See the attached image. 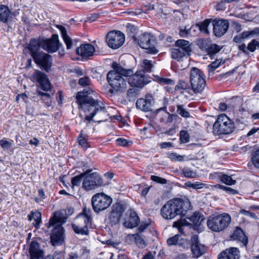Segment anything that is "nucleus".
Listing matches in <instances>:
<instances>
[{"label":"nucleus","instance_id":"nucleus-50","mask_svg":"<svg viewBox=\"0 0 259 259\" xmlns=\"http://www.w3.org/2000/svg\"><path fill=\"white\" fill-rule=\"evenodd\" d=\"M222 61L217 59L213 62H212L208 66V71L209 72H212L217 68H218L221 64Z\"/></svg>","mask_w":259,"mask_h":259},{"label":"nucleus","instance_id":"nucleus-59","mask_svg":"<svg viewBox=\"0 0 259 259\" xmlns=\"http://www.w3.org/2000/svg\"><path fill=\"white\" fill-rule=\"evenodd\" d=\"M161 83H163L165 84H174V81L169 78H161L159 80Z\"/></svg>","mask_w":259,"mask_h":259},{"label":"nucleus","instance_id":"nucleus-51","mask_svg":"<svg viewBox=\"0 0 259 259\" xmlns=\"http://www.w3.org/2000/svg\"><path fill=\"white\" fill-rule=\"evenodd\" d=\"M189 84L184 81H180L179 83L176 86V90H186L189 89Z\"/></svg>","mask_w":259,"mask_h":259},{"label":"nucleus","instance_id":"nucleus-19","mask_svg":"<svg viewBox=\"0 0 259 259\" xmlns=\"http://www.w3.org/2000/svg\"><path fill=\"white\" fill-rule=\"evenodd\" d=\"M153 104L154 100L153 97L151 95H147L145 98L138 99L137 100L136 106L140 110L144 112H148L151 110V107Z\"/></svg>","mask_w":259,"mask_h":259},{"label":"nucleus","instance_id":"nucleus-58","mask_svg":"<svg viewBox=\"0 0 259 259\" xmlns=\"http://www.w3.org/2000/svg\"><path fill=\"white\" fill-rule=\"evenodd\" d=\"M67 259H81V256L77 252H72L69 254Z\"/></svg>","mask_w":259,"mask_h":259},{"label":"nucleus","instance_id":"nucleus-53","mask_svg":"<svg viewBox=\"0 0 259 259\" xmlns=\"http://www.w3.org/2000/svg\"><path fill=\"white\" fill-rule=\"evenodd\" d=\"M180 140L182 143H186L189 141V135L185 131L180 132Z\"/></svg>","mask_w":259,"mask_h":259},{"label":"nucleus","instance_id":"nucleus-21","mask_svg":"<svg viewBox=\"0 0 259 259\" xmlns=\"http://www.w3.org/2000/svg\"><path fill=\"white\" fill-rule=\"evenodd\" d=\"M191 251L193 256L196 258L201 256L205 252V247L199 242L197 235H193L191 239Z\"/></svg>","mask_w":259,"mask_h":259},{"label":"nucleus","instance_id":"nucleus-64","mask_svg":"<svg viewBox=\"0 0 259 259\" xmlns=\"http://www.w3.org/2000/svg\"><path fill=\"white\" fill-rule=\"evenodd\" d=\"M148 225L149 224L148 223H142L138 228L139 232H142L144 231V230L148 226Z\"/></svg>","mask_w":259,"mask_h":259},{"label":"nucleus","instance_id":"nucleus-2","mask_svg":"<svg viewBox=\"0 0 259 259\" xmlns=\"http://www.w3.org/2000/svg\"><path fill=\"white\" fill-rule=\"evenodd\" d=\"M113 70L109 71L107 75V79L110 85L116 91L125 88L126 82L122 76H130L133 74V70L125 69L116 62L112 64Z\"/></svg>","mask_w":259,"mask_h":259},{"label":"nucleus","instance_id":"nucleus-61","mask_svg":"<svg viewBox=\"0 0 259 259\" xmlns=\"http://www.w3.org/2000/svg\"><path fill=\"white\" fill-rule=\"evenodd\" d=\"M172 146V143L170 142H162L160 144V147L162 149H165Z\"/></svg>","mask_w":259,"mask_h":259},{"label":"nucleus","instance_id":"nucleus-26","mask_svg":"<svg viewBox=\"0 0 259 259\" xmlns=\"http://www.w3.org/2000/svg\"><path fill=\"white\" fill-rule=\"evenodd\" d=\"M239 251L237 248L233 247L222 252L218 259H239Z\"/></svg>","mask_w":259,"mask_h":259},{"label":"nucleus","instance_id":"nucleus-41","mask_svg":"<svg viewBox=\"0 0 259 259\" xmlns=\"http://www.w3.org/2000/svg\"><path fill=\"white\" fill-rule=\"evenodd\" d=\"M38 95L41 96V100L44 101L46 105L48 107L50 106L52 103L51 98L48 93H43L39 90L37 91Z\"/></svg>","mask_w":259,"mask_h":259},{"label":"nucleus","instance_id":"nucleus-44","mask_svg":"<svg viewBox=\"0 0 259 259\" xmlns=\"http://www.w3.org/2000/svg\"><path fill=\"white\" fill-rule=\"evenodd\" d=\"M142 67L146 71H151L152 68L153 67V64L152 63L151 61L144 59L143 60L141 63Z\"/></svg>","mask_w":259,"mask_h":259},{"label":"nucleus","instance_id":"nucleus-18","mask_svg":"<svg viewBox=\"0 0 259 259\" xmlns=\"http://www.w3.org/2000/svg\"><path fill=\"white\" fill-rule=\"evenodd\" d=\"M34 61L45 71L49 72L50 70L52 64V59L50 55L43 52L35 57Z\"/></svg>","mask_w":259,"mask_h":259},{"label":"nucleus","instance_id":"nucleus-29","mask_svg":"<svg viewBox=\"0 0 259 259\" xmlns=\"http://www.w3.org/2000/svg\"><path fill=\"white\" fill-rule=\"evenodd\" d=\"M175 47L187 55H190L191 48L189 41L185 39H178L175 42Z\"/></svg>","mask_w":259,"mask_h":259},{"label":"nucleus","instance_id":"nucleus-55","mask_svg":"<svg viewBox=\"0 0 259 259\" xmlns=\"http://www.w3.org/2000/svg\"><path fill=\"white\" fill-rule=\"evenodd\" d=\"M91 80L89 77H83L79 79V84L83 87L89 85L90 83Z\"/></svg>","mask_w":259,"mask_h":259},{"label":"nucleus","instance_id":"nucleus-56","mask_svg":"<svg viewBox=\"0 0 259 259\" xmlns=\"http://www.w3.org/2000/svg\"><path fill=\"white\" fill-rule=\"evenodd\" d=\"M195 27H191L190 30L186 28H181L180 30V35L181 37H186L187 34H189V31H191Z\"/></svg>","mask_w":259,"mask_h":259},{"label":"nucleus","instance_id":"nucleus-6","mask_svg":"<svg viewBox=\"0 0 259 259\" xmlns=\"http://www.w3.org/2000/svg\"><path fill=\"white\" fill-rule=\"evenodd\" d=\"M234 130L233 122L225 114L220 115L213 125V132L217 135L230 134Z\"/></svg>","mask_w":259,"mask_h":259},{"label":"nucleus","instance_id":"nucleus-17","mask_svg":"<svg viewBox=\"0 0 259 259\" xmlns=\"http://www.w3.org/2000/svg\"><path fill=\"white\" fill-rule=\"evenodd\" d=\"M213 33L216 36L223 35L227 31L229 24L227 20L215 19L212 21Z\"/></svg>","mask_w":259,"mask_h":259},{"label":"nucleus","instance_id":"nucleus-33","mask_svg":"<svg viewBox=\"0 0 259 259\" xmlns=\"http://www.w3.org/2000/svg\"><path fill=\"white\" fill-rule=\"evenodd\" d=\"M127 240H134L137 246L140 248H144L146 246L143 238L138 234H130L127 237Z\"/></svg>","mask_w":259,"mask_h":259},{"label":"nucleus","instance_id":"nucleus-10","mask_svg":"<svg viewBox=\"0 0 259 259\" xmlns=\"http://www.w3.org/2000/svg\"><path fill=\"white\" fill-rule=\"evenodd\" d=\"M102 184L101 177L97 172L88 173L84 177L82 188L87 191L94 190Z\"/></svg>","mask_w":259,"mask_h":259},{"label":"nucleus","instance_id":"nucleus-20","mask_svg":"<svg viewBox=\"0 0 259 259\" xmlns=\"http://www.w3.org/2000/svg\"><path fill=\"white\" fill-rule=\"evenodd\" d=\"M40 48H42V40L31 39L28 46L25 48V51H29L33 60L37 57L42 52L40 51Z\"/></svg>","mask_w":259,"mask_h":259},{"label":"nucleus","instance_id":"nucleus-1","mask_svg":"<svg viewBox=\"0 0 259 259\" xmlns=\"http://www.w3.org/2000/svg\"><path fill=\"white\" fill-rule=\"evenodd\" d=\"M93 93L91 89L78 92L76 96V102L81 110L85 113V119L88 121L97 122L106 120L108 114L103 103L95 100L90 95Z\"/></svg>","mask_w":259,"mask_h":259},{"label":"nucleus","instance_id":"nucleus-49","mask_svg":"<svg viewBox=\"0 0 259 259\" xmlns=\"http://www.w3.org/2000/svg\"><path fill=\"white\" fill-rule=\"evenodd\" d=\"M259 46V42L255 39H253L247 46V50L251 52H253L256 49V47Z\"/></svg>","mask_w":259,"mask_h":259},{"label":"nucleus","instance_id":"nucleus-57","mask_svg":"<svg viewBox=\"0 0 259 259\" xmlns=\"http://www.w3.org/2000/svg\"><path fill=\"white\" fill-rule=\"evenodd\" d=\"M12 143L5 140H1V147L4 149H8L11 147Z\"/></svg>","mask_w":259,"mask_h":259},{"label":"nucleus","instance_id":"nucleus-27","mask_svg":"<svg viewBox=\"0 0 259 259\" xmlns=\"http://www.w3.org/2000/svg\"><path fill=\"white\" fill-rule=\"evenodd\" d=\"M140 223V219L136 211L131 210L128 219L125 220L123 225L128 228H133L137 227Z\"/></svg>","mask_w":259,"mask_h":259},{"label":"nucleus","instance_id":"nucleus-11","mask_svg":"<svg viewBox=\"0 0 259 259\" xmlns=\"http://www.w3.org/2000/svg\"><path fill=\"white\" fill-rule=\"evenodd\" d=\"M202 220L203 218H201L199 213L195 212L190 217L185 219L181 218L180 220L175 222L173 227L177 228L179 232L183 233L184 227L191 225L192 224L196 225H199Z\"/></svg>","mask_w":259,"mask_h":259},{"label":"nucleus","instance_id":"nucleus-45","mask_svg":"<svg viewBox=\"0 0 259 259\" xmlns=\"http://www.w3.org/2000/svg\"><path fill=\"white\" fill-rule=\"evenodd\" d=\"M180 239H181V236L180 235H176L169 238L167 242L169 245L180 244L181 243L179 242Z\"/></svg>","mask_w":259,"mask_h":259},{"label":"nucleus","instance_id":"nucleus-16","mask_svg":"<svg viewBox=\"0 0 259 259\" xmlns=\"http://www.w3.org/2000/svg\"><path fill=\"white\" fill-rule=\"evenodd\" d=\"M59 47V40L58 34H53L50 39L42 40V48L49 53L56 52Z\"/></svg>","mask_w":259,"mask_h":259},{"label":"nucleus","instance_id":"nucleus-42","mask_svg":"<svg viewBox=\"0 0 259 259\" xmlns=\"http://www.w3.org/2000/svg\"><path fill=\"white\" fill-rule=\"evenodd\" d=\"M167 156L171 161H183L184 160V156L178 154L176 153L169 152L167 154Z\"/></svg>","mask_w":259,"mask_h":259},{"label":"nucleus","instance_id":"nucleus-22","mask_svg":"<svg viewBox=\"0 0 259 259\" xmlns=\"http://www.w3.org/2000/svg\"><path fill=\"white\" fill-rule=\"evenodd\" d=\"M124 211V209L122 204L118 203L114 204L112 206V209L109 217L111 221L115 224L117 223L122 215Z\"/></svg>","mask_w":259,"mask_h":259},{"label":"nucleus","instance_id":"nucleus-32","mask_svg":"<svg viewBox=\"0 0 259 259\" xmlns=\"http://www.w3.org/2000/svg\"><path fill=\"white\" fill-rule=\"evenodd\" d=\"M28 218L29 221H34L32 224L35 228L38 229L39 228L40 224L41 223V214L39 211H31V213L28 215Z\"/></svg>","mask_w":259,"mask_h":259},{"label":"nucleus","instance_id":"nucleus-23","mask_svg":"<svg viewBox=\"0 0 259 259\" xmlns=\"http://www.w3.org/2000/svg\"><path fill=\"white\" fill-rule=\"evenodd\" d=\"M29 252L30 259H44V252L37 242L32 241L31 242L29 245Z\"/></svg>","mask_w":259,"mask_h":259},{"label":"nucleus","instance_id":"nucleus-46","mask_svg":"<svg viewBox=\"0 0 259 259\" xmlns=\"http://www.w3.org/2000/svg\"><path fill=\"white\" fill-rule=\"evenodd\" d=\"M252 162L254 166L259 168V149L255 151L252 154Z\"/></svg>","mask_w":259,"mask_h":259},{"label":"nucleus","instance_id":"nucleus-4","mask_svg":"<svg viewBox=\"0 0 259 259\" xmlns=\"http://www.w3.org/2000/svg\"><path fill=\"white\" fill-rule=\"evenodd\" d=\"M231 221V216L227 213H223L216 216H210L207 221L209 229L214 232H221L225 230Z\"/></svg>","mask_w":259,"mask_h":259},{"label":"nucleus","instance_id":"nucleus-36","mask_svg":"<svg viewBox=\"0 0 259 259\" xmlns=\"http://www.w3.org/2000/svg\"><path fill=\"white\" fill-rule=\"evenodd\" d=\"M91 171L92 169H88L84 172L73 177L71 179L72 187L79 186L82 181V178H84V177L87 175V174L91 172Z\"/></svg>","mask_w":259,"mask_h":259},{"label":"nucleus","instance_id":"nucleus-7","mask_svg":"<svg viewBox=\"0 0 259 259\" xmlns=\"http://www.w3.org/2000/svg\"><path fill=\"white\" fill-rule=\"evenodd\" d=\"M205 76L199 69L193 67L190 72V81L192 90L195 94H200L203 91L205 85Z\"/></svg>","mask_w":259,"mask_h":259},{"label":"nucleus","instance_id":"nucleus-12","mask_svg":"<svg viewBox=\"0 0 259 259\" xmlns=\"http://www.w3.org/2000/svg\"><path fill=\"white\" fill-rule=\"evenodd\" d=\"M125 37L123 33L114 30L109 32L106 36V42L108 46L113 49L121 47L124 42Z\"/></svg>","mask_w":259,"mask_h":259},{"label":"nucleus","instance_id":"nucleus-47","mask_svg":"<svg viewBox=\"0 0 259 259\" xmlns=\"http://www.w3.org/2000/svg\"><path fill=\"white\" fill-rule=\"evenodd\" d=\"M116 142L117 145L123 147L128 146L132 144L131 141H128L122 138H118L116 140Z\"/></svg>","mask_w":259,"mask_h":259},{"label":"nucleus","instance_id":"nucleus-3","mask_svg":"<svg viewBox=\"0 0 259 259\" xmlns=\"http://www.w3.org/2000/svg\"><path fill=\"white\" fill-rule=\"evenodd\" d=\"M186 204H189V202L178 198L170 199L161 207V216L165 219L171 220L177 215L184 214L186 211L184 208Z\"/></svg>","mask_w":259,"mask_h":259},{"label":"nucleus","instance_id":"nucleus-60","mask_svg":"<svg viewBox=\"0 0 259 259\" xmlns=\"http://www.w3.org/2000/svg\"><path fill=\"white\" fill-rule=\"evenodd\" d=\"M104 243L111 245L114 247H116L119 245L118 242H114L111 240H106V241L104 242Z\"/></svg>","mask_w":259,"mask_h":259},{"label":"nucleus","instance_id":"nucleus-15","mask_svg":"<svg viewBox=\"0 0 259 259\" xmlns=\"http://www.w3.org/2000/svg\"><path fill=\"white\" fill-rule=\"evenodd\" d=\"M33 80L36 81L40 88L45 91H49L51 89V83L47 75L42 72L36 70L32 76Z\"/></svg>","mask_w":259,"mask_h":259},{"label":"nucleus","instance_id":"nucleus-34","mask_svg":"<svg viewBox=\"0 0 259 259\" xmlns=\"http://www.w3.org/2000/svg\"><path fill=\"white\" fill-rule=\"evenodd\" d=\"M190 55L184 53L177 47L171 49V57L178 61L182 60L184 58H188Z\"/></svg>","mask_w":259,"mask_h":259},{"label":"nucleus","instance_id":"nucleus-14","mask_svg":"<svg viewBox=\"0 0 259 259\" xmlns=\"http://www.w3.org/2000/svg\"><path fill=\"white\" fill-rule=\"evenodd\" d=\"M65 230L60 225H56L51 235V241L53 246L62 244L65 239Z\"/></svg>","mask_w":259,"mask_h":259},{"label":"nucleus","instance_id":"nucleus-24","mask_svg":"<svg viewBox=\"0 0 259 259\" xmlns=\"http://www.w3.org/2000/svg\"><path fill=\"white\" fill-rule=\"evenodd\" d=\"M95 51L94 47L89 44L82 45L76 50L77 54L82 58H88L93 56Z\"/></svg>","mask_w":259,"mask_h":259},{"label":"nucleus","instance_id":"nucleus-62","mask_svg":"<svg viewBox=\"0 0 259 259\" xmlns=\"http://www.w3.org/2000/svg\"><path fill=\"white\" fill-rule=\"evenodd\" d=\"M225 191L229 194H238V193L237 190L232 189L231 188L229 187H227Z\"/></svg>","mask_w":259,"mask_h":259},{"label":"nucleus","instance_id":"nucleus-39","mask_svg":"<svg viewBox=\"0 0 259 259\" xmlns=\"http://www.w3.org/2000/svg\"><path fill=\"white\" fill-rule=\"evenodd\" d=\"M219 179L221 182L227 185H232L236 183V181L233 180L231 176L225 174L220 175Z\"/></svg>","mask_w":259,"mask_h":259},{"label":"nucleus","instance_id":"nucleus-43","mask_svg":"<svg viewBox=\"0 0 259 259\" xmlns=\"http://www.w3.org/2000/svg\"><path fill=\"white\" fill-rule=\"evenodd\" d=\"M185 185L188 188H193L194 189H201L204 187V184L198 182L191 183L188 182L185 183Z\"/></svg>","mask_w":259,"mask_h":259},{"label":"nucleus","instance_id":"nucleus-54","mask_svg":"<svg viewBox=\"0 0 259 259\" xmlns=\"http://www.w3.org/2000/svg\"><path fill=\"white\" fill-rule=\"evenodd\" d=\"M151 180L153 182L161 184H165L167 183V180L166 179L156 176H151Z\"/></svg>","mask_w":259,"mask_h":259},{"label":"nucleus","instance_id":"nucleus-40","mask_svg":"<svg viewBox=\"0 0 259 259\" xmlns=\"http://www.w3.org/2000/svg\"><path fill=\"white\" fill-rule=\"evenodd\" d=\"M10 15V12L8 8L1 5V21L7 22Z\"/></svg>","mask_w":259,"mask_h":259},{"label":"nucleus","instance_id":"nucleus-8","mask_svg":"<svg viewBox=\"0 0 259 259\" xmlns=\"http://www.w3.org/2000/svg\"><path fill=\"white\" fill-rule=\"evenodd\" d=\"M112 202V198L104 193H97L92 197L93 209L96 213H99L108 208Z\"/></svg>","mask_w":259,"mask_h":259},{"label":"nucleus","instance_id":"nucleus-25","mask_svg":"<svg viewBox=\"0 0 259 259\" xmlns=\"http://www.w3.org/2000/svg\"><path fill=\"white\" fill-rule=\"evenodd\" d=\"M231 238L240 243L241 246L246 247L248 244V238L240 228H237L231 235Z\"/></svg>","mask_w":259,"mask_h":259},{"label":"nucleus","instance_id":"nucleus-63","mask_svg":"<svg viewBox=\"0 0 259 259\" xmlns=\"http://www.w3.org/2000/svg\"><path fill=\"white\" fill-rule=\"evenodd\" d=\"M62 252H55L53 255V259H60L63 256Z\"/></svg>","mask_w":259,"mask_h":259},{"label":"nucleus","instance_id":"nucleus-38","mask_svg":"<svg viewBox=\"0 0 259 259\" xmlns=\"http://www.w3.org/2000/svg\"><path fill=\"white\" fill-rule=\"evenodd\" d=\"M210 24V20L206 19L202 22L197 24L195 27L198 28L201 32L208 33V27Z\"/></svg>","mask_w":259,"mask_h":259},{"label":"nucleus","instance_id":"nucleus-5","mask_svg":"<svg viewBox=\"0 0 259 259\" xmlns=\"http://www.w3.org/2000/svg\"><path fill=\"white\" fill-rule=\"evenodd\" d=\"M92 212L90 208H83V212L76 218V223L72 225L74 231L81 235H87L88 232V226L91 222Z\"/></svg>","mask_w":259,"mask_h":259},{"label":"nucleus","instance_id":"nucleus-9","mask_svg":"<svg viewBox=\"0 0 259 259\" xmlns=\"http://www.w3.org/2000/svg\"><path fill=\"white\" fill-rule=\"evenodd\" d=\"M138 42L141 48L147 50V53L152 54L157 53L156 42L150 33L145 32L140 35Z\"/></svg>","mask_w":259,"mask_h":259},{"label":"nucleus","instance_id":"nucleus-35","mask_svg":"<svg viewBox=\"0 0 259 259\" xmlns=\"http://www.w3.org/2000/svg\"><path fill=\"white\" fill-rule=\"evenodd\" d=\"M257 29H255L252 31H244L242 33L235 36L233 38V41L236 43H240L244 41V40L249 37L250 35L256 33Z\"/></svg>","mask_w":259,"mask_h":259},{"label":"nucleus","instance_id":"nucleus-28","mask_svg":"<svg viewBox=\"0 0 259 259\" xmlns=\"http://www.w3.org/2000/svg\"><path fill=\"white\" fill-rule=\"evenodd\" d=\"M202 45L200 46L202 50H204L210 58H212L213 55L217 54L221 50L222 47L216 44L207 45L205 42H202Z\"/></svg>","mask_w":259,"mask_h":259},{"label":"nucleus","instance_id":"nucleus-37","mask_svg":"<svg viewBox=\"0 0 259 259\" xmlns=\"http://www.w3.org/2000/svg\"><path fill=\"white\" fill-rule=\"evenodd\" d=\"M78 139L79 145L83 150H85L90 147L88 141V136L83 134L82 131H81L79 134Z\"/></svg>","mask_w":259,"mask_h":259},{"label":"nucleus","instance_id":"nucleus-52","mask_svg":"<svg viewBox=\"0 0 259 259\" xmlns=\"http://www.w3.org/2000/svg\"><path fill=\"white\" fill-rule=\"evenodd\" d=\"M182 172L187 178H194L196 176V173L187 167L184 168L182 170Z\"/></svg>","mask_w":259,"mask_h":259},{"label":"nucleus","instance_id":"nucleus-31","mask_svg":"<svg viewBox=\"0 0 259 259\" xmlns=\"http://www.w3.org/2000/svg\"><path fill=\"white\" fill-rule=\"evenodd\" d=\"M57 28L60 31L61 36L66 44L67 49H70L72 47L71 38L68 35L65 28L62 25H57Z\"/></svg>","mask_w":259,"mask_h":259},{"label":"nucleus","instance_id":"nucleus-13","mask_svg":"<svg viewBox=\"0 0 259 259\" xmlns=\"http://www.w3.org/2000/svg\"><path fill=\"white\" fill-rule=\"evenodd\" d=\"M126 77H129L128 82L133 87L141 88L148 82L143 70H139L135 74L133 73L130 76Z\"/></svg>","mask_w":259,"mask_h":259},{"label":"nucleus","instance_id":"nucleus-30","mask_svg":"<svg viewBox=\"0 0 259 259\" xmlns=\"http://www.w3.org/2000/svg\"><path fill=\"white\" fill-rule=\"evenodd\" d=\"M65 222V217L60 212L56 211L53 216L50 219L49 222L47 224V227L49 228L51 226L55 225L56 224L64 223Z\"/></svg>","mask_w":259,"mask_h":259},{"label":"nucleus","instance_id":"nucleus-48","mask_svg":"<svg viewBox=\"0 0 259 259\" xmlns=\"http://www.w3.org/2000/svg\"><path fill=\"white\" fill-rule=\"evenodd\" d=\"M177 112L182 117L186 118L190 117L189 113L182 105L177 106Z\"/></svg>","mask_w":259,"mask_h":259}]
</instances>
